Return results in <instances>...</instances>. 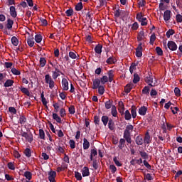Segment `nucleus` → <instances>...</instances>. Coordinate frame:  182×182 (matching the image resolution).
Returning a JSON list of instances; mask_svg holds the SVG:
<instances>
[{
  "mask_svg": "<svg viewBox=\"0 0 182 182\" xmlns=\"http://www.w3.org/2000/svg\"><path fill=\"white\" fill-rule=\"evenodd\" d=\"M97 154V149L94 147V149L90 150V161H93V157H95V156Z\"/></svg>",
  "mask_w": 182,
  "mask_h": 182,
  "instance_id": "25",
  "label": "nucleus"
},
{
  "mask_svg": "<svg viewBox=\"0 0 182 182\" xmlns=\"http://www.w3.org/2000/svg\"><path fill=\"white\" fill-rule=\"evenodd\" d=\"M70 149H75L76 147V142L73 139H70L69 141Z\"/></svg>",
  "mask_w": 182,
  "mask_h": 182,
  "instance_id": "58",
  "label": "nucleus"
},
{
  "mask_svg": "<svg viewBox=\"0 0 182 182\" xmlns=\"http://www.w3.org/2000/svg\"><path fill=\"white\" fill-rule=\"evenodd\" d=\"M82 146H83L84 150H87V149H89V147H90V142H89V141H87V139L86 138H84Z\"/></svg>",
  "mask_w": 182,
  "mask_h": 182,
  "instance_id": "22",
  "label": "nucleus"
},
{
  "mask_svg": "<svg viewBox=\"0 0 182 182\" xmlns=\"http://www.w3.org/2000/svg\"><path fill=\"white\" fill-rule=\"evenodd\" d=\"M92 167L95 170H97V168H99V164L97 163V160L92 159Z\"/></svg>",
  "mask_w": 182,
  "mask_h": 182,
  "instance_id": "51",
  "label": "nucleus"
},
{
  "mask_svg": "<svg viewBox=\"0 0 182 182\" xmlns=\"http://www.w3.org/2000/svg\"><path fill=\"white\" fill-rule=\"evenodd\" d=\"M164 46L165 47V49L167 50V48H168V49L170 50H172V52H174L175 50H177V44L176 43V42L173 41H168V43L166 44V42L164 43Z\"/></svg>",
  "mask_w": 182,
  "mask_h": 182,
  "instance_id": "1",
  "label": "nucleus"
},
{
  "mask_svg": "<svg viewBox=\"0 0 182 182\" xmlns=\"http://www.w3.org/2000/svg\"><path fill=\"white\" fill-rule=\"evenodd\" d=\"M61 83H62L63 90L65 91L69 90V82L66 78H63Z\"/></svg>",
  "mask_w": 182,
  "mask_h": 182,
  "instance_id": "8",
  "label": "nucleus"
},
{
  "mask_svg": "<svg viewBox=\"0 0 182 182\" xmlns=\"http://www.w3.org/2000/svg\"><path fill=\"white\" fill-rule=\"evenodd\" d=\"M100 81L101 82L102 85H105L109 82V77L107 75H103L100 79Z\"/></svg>",
  "mask_w": 182,
  "mask_h": 182,
  "instance_id": "30",
  "label": "nucleus"
},
{
  "mask_svg": "<svg viewBox=\"0 0 182 182\" xmlns=\"http://www.w3.org/2000/svg\"><path fill=\"white\" fill-rule=\"evenodd\" d=\"M24 177H26V178H27V180H32V173L31 171H26L24 173Z\"/></svg>",
  "mask_w": 182,
  "mask_h": 182,
  "instance_id": "38",
  "label": "nucleus"
},
{
  "mask_svg": "<svg viewBox=\"0 0 182 182\" xmlns=\"http://www.w3.org/2000/svg\"><path fill=\"white\" fill-rule=\"evenodd\" d=\"M55 177H56V171H50L48 172V180L50 182H56Z\"/></svg>",
  "mask_w": 182,
  "mask_h": 182,
  "instance_id": "7",
  "label": "nucleus"
},
{
  "mask_svg": "<svg viewBox=\"0 0 182 182\" xmlns=\"http://www.w3.org/2000/svg\"><path fill=\"white\" fill-rule=\"evenodd\" d=\"M108 128L109 130H114V122H113V119L108 121Z\"/></svg>",
  "mask_w": 182,
  "mask_h": 182,
  "instance_id": "34",
  "label": "nucleus"
},
{
  "mask_svg": "<svg viewBox=\"0 0 182 182\" xmlns=\"http://www.w3.org/2000/svg\"><path fill=\"white\" fill-rule=\"evenodd\" d=\"M102 49H103V46L102 44H97L94 48V50L97 55H102Z\"/></svg>",
  "mask_w": 182,
  "mask_h": 182,
  "instance_id": "17",
  "label": "nucleus"
},
{
  "mask_svg": "<svg viewBox=\"0 0 182 182\" xmlns=\"http://www.w3.org/2000/svg\"><path fill=\"white\" fill-rule=\"evenodd\" d=\"M75 11H79L83 9V4L82 2H79L75 5Z\"/></svg>",
  "mask_w": 182,
  "mask_h": 182,
  "instance_id": "35",
  "label": "nucleus"
},
{
  "mask_svg": "<svg viewBox=\"0 0 182 182\" xmlns=\"http://www.w3.org/2000/svg\"><path fill=\"white\" fill-rule=\"evenodd\" d=\"M124 119L125 120H131L132 119V114H130L129 109H127L124 112Z\"/></svg>",
  "mask_w": 182,
  "mask_h": 182,
  "instance_id": "32",
  "label": "nucleus"
},
{
  "mask_svg": "<svg viewBox=\"0 0 182 182\" xmlns=\"http://www.w3.org/2000/svg\"><path fill=\"white\" fill-rule=\"evenodd\" d=\"M7 167L9 170H15V165L14 164V162H9L7 164Z\"/></svg>",
  "mask_w": 182,
  "mask_h": 182,
  "instance_id": "59",
  "label": "nucleus"
},
{
  "mask_svg": "<svg viewBox=\"0 0 182 182\" xmlns=\"http://www.w3.org/2000/svg\"><path fill=\"white\" fill-rule=\"evenodd\" d=\"M130 134H132L131 132L124 131L123 137L124 139H125L126 141H127L129 144H132V137L130 136Z\"/></svg>",
  "mask_w": 182,
  "mask_h": 182,
  "instance_id": "9",
  "label": "nucleus"
},
{
  "mask_svg": "<svg viewBox=\"0 0 182 182\" xmlns=\"http://www.w3.org/2000/svg\"><path fill=\"white\" fill-rule=\"evenodd\" d=\"M27 43L30 48H33V46L35 45V41H33V36H29L27 38Z\"/></svg>",
  "mask_w": 182,
  "mask_h": 182,
  "instance_id": "14",
  "label": "nucleus"
},
{
  "mask_svg": "<svg viewBox=\"0 0 182 182\" xmlns=\"http://www.w3.org/2000/svg\"><path fill=\"white\" fill-rule=\"evenodd\" d=\"M68 112L70 114H75V107L73 105L70 106V107L68 108Z\"/></svg>",
  "mask_w": 182,
  "mask_h": 182,
  "instance_id": "60",
  "label": "nucleus"
},
{
  "mask_svg": "<svg viewBox=\"0 0 182 182\" xmlns=\"http://www.w3.org/2000/svg\"><path fill=\"white\" fill-rule=\"evenodd\" d=\"M155 50L159 56H163V50L160 47H156Z\"/></svg>",
  "mask_w": 182,
  "mask_h": 182,
  "instance_id": "49",
  "label": "nucleus"
},
{
  "mask_svg": "<svg viewBox=\"0 0 182 182\" xmlns=\"http://www.w3.org/2000/svg\"><path fill=\"white\" fill-rule=\"evenodd\" d=\"M143 136L141 135H139L136 137L135 143L137 144V146H143Z\"/></svg>",
  "mask_w": 182,
  "mask_h": 182,
  "instance_id": "15",
  "label": "nucleus"
},
{
  "mask_svg": "<svg viewBox=\"0 0 182 182\" xmlns=\"http://www.w3.org/2000/svg\"><path fill=\"white\" fill-rule=\"evenodd\" d=\"M53 120H55L57 123H62V119L56 113H53Z\"/></svg>",
  "mask_w": 182,
  "mask_h": 182,
  "instance_id": "27",
  "label": "nucleus"
},
{
  "mask_svg": "<svg viewBox=\"0 0 182 182\" xmlns=\"http://www.w3.org/2000/svg\"><path fill=\"white\" fill-rule=\"evenodd\" d=\"M134 129V127L132 124H129V125H127L124 131L128 132L129 133H132V132H133Z\"/></svg>",
  "mask_w": 182,
  "mask_h": 182,
  "instance_id": "44",
  "label": "nucleus"
},
{
  "mask_svg": "<svg viewBox=\"0 0 182 182\" xmlns=\"http://www.w3.org/2000/svg\"><path fill=\"white\" fill-rule=\"evenodd\" d=\"M35 41L37 43H41L42 42V36L41 34L36 35Z\"/></svg>",
  "mask_w": 182,
  "mask_h": 182,
  "instance_id": "45",
  "label": "nucleus"
},
{
  "mask_svg": "<svg viewBox=\"0 0 182 182\" xmlns=\"http://www.w3.org/2000/svg\"><path fill=\"white\" fill-rule=\"evenodd\" d=\"M138 113L140 116H146V113H147V107L145 106L141 107L139 109Z\"/></svg>",
  "mask_w": 182,
  "mask_h": 182,
  "instance_id": "16",
  "label": "nucleus"
},
{
  "mask_svg": "<svg viewBox=\"0 0 182 182\" xmlns=\"http://www.w3.org/2000/svg\"><path fill=\"white\" fill-rule=\"evenodd\" d=\"M139 154H140L141 157L144 158V160H147V159H149V154H147V153H146V151H139Z\"/></svg>",
  "mask_w": 182,
  "mask_h": 182,
  "instance_id": "41",
  "label": "nucleus"
},
{
  "mask_svg": "<svg viewBox=\"0 0 182 182\" xmlns=\"http://www.w3.org/2000/svg\"><path fill=\"white\" fill-rule=\"evenodd\" d=\"M21 136L24 137V139H26L28 143H32V141H33V134H32L31 132L30 134H28V132H21Z\"/></svg>",
  "mask_w": 182,
  "mask_h": 182,
  "instance_id": "5",
  "label": "nucleus"
},
{
  "mask_svg": "<svg viewBox=\"0 0 182 182\" xmlns=\"http://www.w3.org/2000/svg\"><path fill=\"white\" fill-rule=\"evenodd\" d=\"M98 89V93L101 96L105 94V87L103 85H100V87H97Z\"/></svg>",
  "mask_w": 182,
  "mask_h": 182,
  "instance_id": "46",
  "label": "nucleus"
},
{
  "mask_svg": "<svg viewBox=\"0 0 182 182\" xmlns=\"http://www.w3.org/2000/svg\"><path fill=\"white\" fill-rule=\"evenodd\" d=\"M138 82H140V77L137 74L134 75V80H133V83L136 84Z\"/></svg>",
  "mask_w": 182,
  "mask_h": 182,
  "instance_id": "56",
  "label": "nucleus"
},
{
  "mask_svg": "<svg viewBox=\"0 0 182 182\" xmlns=\"http://www.w3.org/2000/svg\"><path fill=\"white\" fill-rule=\"evenodd\" d=\"M136 66L137 65H136V63H132L131 66L129 67V72L132 75H133V72L134 71V69H136Z\"/></svg>",
  "mask_w": 182,
  "mask_h": 182,
  "instance_id": "52",
  "label": "nucleus"
},
{
  "mask_svg": "<svg viewBox=\"0 0 182 182\" xmlns=\"http://www.w3.org/2000/svg\"><path fill=\"white\" fill-rule=\"evenodd\" d=\"M24 154L26 156V157H31L32 156V152L31 151V149L29 148H26L24 151Z\"/></svg>",
  "mask_w": 182,
  "mask_h": 182,
  "instance_id": "40",
  "label": "nucleus"
},
{
  "mask_svg": "<svg viewBox=\"0 0 182 182\" xmlns=\"http://www.w3.org/2000/svg\"><path fill=\"white\" fill-rule=\"evenodd\" d=\"M10 14L12 18H16V16H18V14L16 13V9L15 8V6H10Z\"/></svg>",
  "mask_w": 182,
  "mask_h": 182,
  "instance_id": "19",
  "label": "nucleus"
},
{
  "mask_svg": "<svg viewBox=\"0 0 182 182\" xmlns=\"http://www.w3.org/2000/svg\"><path fill=\"white\" fill-rule=\"evenodd\" d=\"M20 90L22 93L24 95H26V96H31V93L29 92V90L25 87H21Z\"/></svg>",
  "mask_w": 182,
  "mask_h": 182,
  "instance_id": "28",
  "label": "nucleus"
},
{
  "mask_svg": "<svg viewBox=\"0 0 182 182\" xmlns=\"http://www.w3.org/2000/svg\"><path fill=\"white\" fill-rule=\"evenodd\" d=\"M13 26H14V21L10 18L7 19V24H6L7 29H12Z\"/></svg>",
  "mask_w": 182,
  "mask_h": 182,
  "instance_id": "37",
  "label": "nucleus"
},
{
  "mask_svg": "<svg viewBox=\"0 0 182 182\" xmlns=\"http://www.w3.org/2000/svg\"><path fill=\"white\" fill-rule=\"evenodd\" d=\"M105 109H112V105H113V101L108 100L105 102Z\"/></svg>",
  "mask_w": 182,
  "mask_h": 182,
  "instance_id": "39",
  "label": "nucleus"
},
{
  "mask_svg": "<svg viewBox=\"0 0 182 182\" xmlns=\"http://www.w3.org/2000/svg\"><path fill=\"white\" fill-rule=\"evenodd\" d=\"M75 177L77 181H82V173L77 171H75Z\"/></svg>",
  "mask_w": 182,
  "mask_h": 182,
  "instance_id": "42",
  "label": "nucleus"
},
{
  "mask_svg": "<svg viewBox=\"0 0 182 182\" xmlns=\"http://www.w3.org/2000/svg\"><path fill=\"white\" fill-rule=\"evenodd\" d=\"M107 58H108L106 60V63L107 65H114L117 60H116V58L113 56V54H109V52L106 53Z\"/></svg>",
  "mask_w": 182,
  "mask_h": 182,
  "instance_id": "4",
  "label": "nucleus"
},
{
  "mask_svg": "<svg viewBox=\"0 0 182 182\" xmlns=\"http://www.w3.org/2000/svg\"><path fill=\"white\" fill-rule=\"evenodd\" d=\"M124 146H126V139L121 138L119 139V144L118 145L119 149H120L121 150H123Z\"/></svg>",
  "mask_w": 182,
  "mask_h": 182,
  "instance_id": "24",
  "label": "nucleus"
},
{
  "mask_svg": "<svg viewBox=\"0 0 182 182\" xmlns=\"http://www.w3.org/2000/svg\"><path fill=\"white\" fill-rule=\"evenodd\" d=\"M46 65V59L43 57L40 58V65L41 68H45Z\"/></svg>",
  "mask_w": 182,
  "mask_h": 182,
  "instance_id": "43",
  "label": "nucleus"
},
{
  "mask_svg": "<svg viewBox=\"0 0 182 182\" xmlns=\"http://www.w3.org/2000/svg\"><path fill=\"white\" fill-rule=\"evenodd\" d=\"M101 120L104 124V126H107V123H109V117L107 116H102Z\"/></svg>",
  "mask_w": 182,
  "mask_h": 182,
  "instance_id": "33",
  "label": "nucleus"
},
{
  "mask_svg": "<svg viewBox=\"0 0 182 182\" xmlns=\"http://www.w3.org/2000/svg\"><path fill=\"white\" fill-rule=\"evenodd\" d=\"M11 73H13L14 75H15V76H19V75H21V71H19V70H17L16 68H11Z\"/></svg>",
  "mask_w": 182,
  "mask_h": 182,
  "instance_id": "47",
  "label": "nucleus"
},
{
  "mask_svg": "<svg viewBox=\"0 0 182 182\" xmlns=\"http://www.w3.org/2000/svg\"><path fill=\"white\" fill-rule=\"evenodd\" d=\"M137 41L138 42H141V41H143L144 39H145L144 37V31H141L138 34H137Z\"/></svg>",
  "mask_w": 182,
  "mask_h": 182,
  "instance_id": "23",
  "label": "nucleus"
},
{
  "mask_svg": "<svg viewBox=\"0 0 182 182\" xmlns=\"http://www.w3.org/2000/svg\"><path fill=\"white\" fill-rule=\"evenodd\" d=\"M140 22L141 26H146V25H147V18L146 17H144L143 18H141Z\"/></svg>",
  "mask_w": 182,
  "mask_h": 182,
  "instance_id": "63",
  "label": "nucleus"
},
{
  "mask_svg": "<svg viewBox=\"0 0 182 182\" xmlns=\"http://www.w3.org/2000/svg\"><path fill=\"white\" fill-rule=\"evenodd\" d=\"M11 43H12V45H14V46H18L19 43V41L18 40V38L13 36L11 38Z\"/></svg>",
  "mask_w": 182,
  "mask_h": 182,
  "instance_id": "36",
  "label": "nucleus"
},
{
  "mask_svg": "<svg viewBox=\"0 0 182 182\" xmlns=\"http://www.w3.org/2000/svg\"><path fill=\"white\" fill-rule=\"evenodd\" d=\"M133 86H134V85L133 83L127 84L124 87L125 93H130V92H132V90L133 89Z\"/></svg>",
  "mask_w": 182,
  "mask_h": 182,
  "instance_id": "20",
  "label": "nucleus"
},
{
  "mask_svg": "<svg viewBox=\"0 0 182 182\" xmlns=\"http://www.w3.org/2000/svg\"><path fill=\"white\" fill-rule=\"evenodd\" d=\"M111 114H112L113 117H117V109L114 105L112 106Z\"/></svg>",
  "mask_w": 182,
  "mask_h": 182,
  "instance_id": "31",
  "label": "nucleus"
},
{
  "mask_svg": "<svg viewBox=\"0 0 182 182\" xmlns=\"http://www.w3.org/2000/svg\"><path fill=\"white\" fill-rule=\"evenodd\" d=\"M176 32L174 31V30L173 29H169L167 32H166V37L168 38H170L171 36H173V34H175Z\"/></svg>",
  "mask_w": 182,
  "mask_h": 182,
  "instance_id": "53",
  "label": "nucleus"
},
{
  "mask_svg": "<svg viewBox=\"0 0 182 182\" xmlns=\"http://www.w3.org/2000/svg\"><path fill=\"white\" fill-rule=\"evenodd\" d=\"M65 14L67 16H72V15H73V9H68Z\"/></svg>",
  "mask_w": 182,
  "mask_h": 182,
  "instance_id": "62",
  "label": "nucleus"
},
{
  "mask_svg": "<svg viewBox=\"0 0 182 182\" xmlns=\"http://www.w3.org/2000/svg\"><path fill=\"white\" fill-rule=\"evenodd\" d=\"M45 81L47 85H49L50 89L55 87V81L52 79V77L49 74L45 75Z\"/></svg>",
  "mask_w": 182,
  "mask_h": 182,
  "instance_id": "3",
  "label": "nucleus"
},
{
  "mask_svg": "<svg viewBox=\"0 0 182 182\" xmlns=\"http://www.w3.org/2000/svg\"><path fill=\"white\" fill-rule=\"evenodd\" d=\"M174 93L177 97H180V96H181V90H180L178 87H175Z\"/></svg>",
  "mask_w": 182,
  "mask_h": 182,
  "instance_id": "50",
  "label": "nucleus"
},
{
  "mask_svg": "<svg viewBox=\"0 0 182 182\" xmlns=\"http://www.w3.org/2000/svg\"><path fill=\"white\" fill-rule=\"evenodd\" d=\"M39 137L42 140H45V131L43 129H39Z\"/></svg>",
  "mask_w": 182,
  "mask_h": 182,
  "instance_id": "55",
  "label": "nucleus"
},
{
  "mask_svg": "<svg viewBox=\"0 0 182 182\" xmlns=\"http://www.w3.org/2000/svg\"><path fill=\"white\" fill-rule=\"evenodd\" d=\"M141 93H142V95H146V96H149V95H150V87L145 86L143 88Z\"/></svg>",
  "mask_w": 182,
  "mask_h": 182,
  "instance_id": "26",
  "label": "nucleus"
},
{
  "mask_svg": "<svg viewBox=\"0 0 182 182\" xmlns=\"http://www.w3.org/2000/svg\"><path fill=\"white\" fill-rule=\"evenodd\" d=\"M19 123L21 124H25L26 123V117L23 115H21L19 118Z\"/></svg>",
  "mask_w": 182,
  "mask_h": 182,
  "instance_id": "48",
  "label": "nucleus"
},
{
  "mask_svg": "<svg viewBox=\"0 0 182 182\" xmlns=\"http://www.w3.org/2000/svg\"><path fill=\"white\" fill-rule=\"evenodd\" d=\"M154 41H156V33H152L150 37V42H149L150 45H154Z\"/></svg>",
  "mask_w": 182,
  "mask_h": 182,
  "instance_id": "54",
  "label": "nucleus"
},
{
  "mask_svg": "<svg viewBox=\"0 0 182 182\" xmlns=\"http://www.w3.org/2000/svg\"><path fill=\"white\" fill-rule=\"evenodd\" d=\"M144 143V144H150L151 143V137L150 136V133H149V132L145 134Z\"/></svg>",
  "mask_w": 182,
  "mask_h": 182,
  "instance_id": "10",
  "label": "nucleus"
},
{
  "mask_svg": "<svg viewBox=\"0 0 182 182\" xmlns=\"http://www.w3.org/2000/svg\"><path fill=\"white\" fill-rule=\"evenodd\" d=\"M145 82L146 83H147L149 85V86H156V84L154 83V85L153 83V78L151 77V76H150V75H149L148 76H146L145 77Z\"/></svg>",
  "mask_w": 182,
  "mask_h": 182,
  "instance_id": "13",
  "label": "nucleus"
},
{
  "mask_svg": "<svg viewBox=\"0 0 182 182\" xmlns=\"http://www.w3.org/2000/svg\"><path fill=\"white\" fill-rule=\"evenodd\" d=\"M55 71H52V77L53 79H54V80H56V79H58V77H59V76H60V75H62L63 76H65V74L60 71V70H59V66L56 65L54 67Z\"/></svg>",
  "mask_w": 182,
  "mask_h": 182,
  "instance_id": "2",
  "label": "nucleus"
},
{
  "mask_svg": "<svg viewBox=\"0 0 182 182\" xmlns=\"http://www.w3.org/2000/svg\"><path fill=\"white\" fill-rule=\"evenodd\" d=\"M137 108L136 107V106H132L131 107V116H132L133 119H136V117H137Z\"/></svg>",
  "mask_w": 182,
  "mask_h": 182,
  "instance_id": "21",
  "label": "nucleus"
},
{
  "mask_svg": "<svg viewBox=\"0 0 182 182\" xmlns=\"http://www.w3.org/2000/svg\"><path fill=\"white\" fill-rule=\"evenodd\" d=\"M60 117H65L66 116V110L64 108H61L60 110Z\"/></svg>",
  "mask_w": 182,
  "mask_h": 182,
  "instance_id": "61",
  "label": "nucleus"
},
{
  "mask_svg": "<svg viewBox=\"0 0 182 182\" xmlns=\"http://www.w3.org/2000/svg\"><path fill=\"white\" fill-rule=\"evenodd\" d=\"M176 22H178V23L182 22V16L181 14L176 15Z\"/></svg>",
  "mask_w": 182,
  "mask_h": 182,
  "instance_id": "64",
  "label": "nucleus"
},
{
  "mask_svg": "<svg viewBox=\"0 0 182 182\" xmlns=\"http://www.w3.org/2000/svg\"><path fill=\"white\" fill-rule=\"evenodd\" d=\"M14 80H7L4 82V87H11V86H14Z\"/></svg>",
  "mask_w": 182,
  "mask_h": 182,
  "instance_id": "29",
  "label": "nucleus"
},
{
  "mask_svg": "<svg viewBox=\"0 0 182 182\" xmlns=\"http://www.w3.org/2000/svg\"><path fill=\"white\" fill-rule=\"evenodd\" d=\"M82 177H89L90 176V172L89 171V168L85 166L82 170Z\"/></svg>",
  "mask_w": 182,
  "mask_h": 182,
  "instance_id": "18",
  "label": "nucleus"
},
{
  "mask_svg": "<svg viewBox=\"0 0 182 182\" xmlns=\"http://www.w3.org/2000/svg\"><path fill=\"white\" fill-rule=\"evenodd\" d=\"M143 43H140L138 46V47L136 48V58H141L143 56V47L141 46Z\"/></svg>",
  "mask_w": 182,
  "mask_h": 182,
  "instance_id": "6",
  "label": "nucleus"
},
{
  "mask_svg": "<svg viewBox=\"0 0 182 182\" xmlns=\"http://www.w3.org/2000/svg\"><path fill=\"white\" fill-rule=\"evenodd\" d=\"M171 18V11L170 10L165 11L164 14V19L166 22L167 21H170V18Z\"/></svg>",
  "mask_w": 182,
  "mask_h": 182,
  "instance_id": "12",
  "label": "nucleus"
},
{
  "mask_svg": "<svg viewBox=\"0 0 182 182\" xmlns=\"http://www.w3.org/2000/svg\"><path fill=\"white\" fill-rule=\"evenodd\" d=\"M113 161L114 163H115L116 166H117V167H122V163H120V161H119V160H117V157L114 156L113 158Z\"/></svg>",
  "mask_w": 182,
  "mask_h": 182,
  "instance_id": "57",
  "label": "nucleus"
},
{
  "mask_svg": "<svg viewBox=\"0 0 182 182\" xmlns=\"http://www.w3.org/2000/svg\"><path fill=\"white\" fill-rule=\"evenodd\" d=\"M100 83L101 81H100V79L99 78H96L95 80H92V89L95 90V89H97L99 87H100Z\"/></svg>",
  "mask_w": 182,
  "mask_h": 182,
  "instance_id": "11",
  "label": "nucleus"
}]
</instances>
